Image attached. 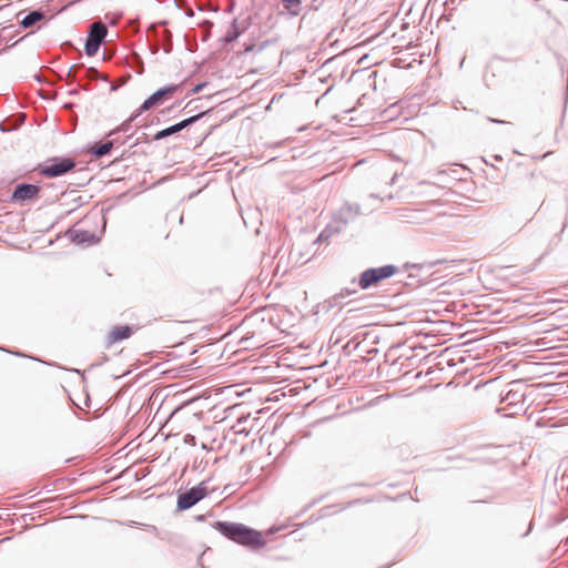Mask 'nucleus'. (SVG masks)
Wrapping results in <instances>:
<instances>
[{
    "instance_id": "f257e3e1",
    "label": "nucleus",
    "mask_w": 568,
    "mask_h": 568,
    "mask_svg": "<svg viewBox=\"0 0 568 568\" xmlns=\"http://www.w3.org/2000/svg\"><path fill=\"white\" fill-rule=\"evenodd\" d=\"M213 527L223 536L237 544L251 547H261L264 540L260 531L243 524L230 521H215Z\"/></svg>"
},
{
    "instance_id": "f03ea898",
    "label": "nucleus",
    "mask_w": 568,
    "mask_h": 568,
    "mask_svg": "<svg viewBox=\"0 0 568 568\" xmlns=\"http://www.w3.org/2000/svg\"><path fill=\"white\" fill-rule=\"evenodd\" d=\"M398 272L397 266L387 264L379 267H371L362 272L358 276V286L362 290H368L377 286L382 281L392 277Z\"/></svg>"
},
{
    "instance_id": "7ed1b4c3",
    "label": "nucleus",
    "mask_w": 568,
    "mask_h": 568,
    "mask_svg": "<svg viewBox=\"0 0 568 568\" xmlns=\"http://www.w3.org/2000/svg\"><path fill=\"white\" fill-rule=\"evenodd\" d=\"M75 166L70 158H53L40 166V173L47 178H58L70 172Z\"/></svg>"
},
{
    "instance_id": "20e7f679",
    "label": "nucleus",
    "mask_w": 568,
    "mask_h": 568,
    "mask_svg": "<svg viewBox=\"0 0 568 568\" xmlns=\"http://www.w3.org/2000/svg\"><path fill=\"white\" fill-rule=\"evenodd\" d=\"M207 495V486L205 481L200 483L197 486L190 488L189 490L178 496V509L186 510L197 504Z\"/></svg>"
},
{
    "instance_id": "39448f33",
    "label": "nucleus",
    "mask_w": 568,
    "mask_h": 568,
    "mask_svg": "<svg viewBox=\"0 0 568 568\" xmlns=\"http://www.w3.org/2000/svg\"><path fill=\"white\" fill-rule=\"evenodd\" d=\"M106 34L108 29L103 22H93L90 26L89 36L84 44L85 53L90 57L94 55L98 52L100 44L102 43Z\"/></svg>"
},
{
    "instance_id": "423d86ee",
    "label": "nucleus",
    "mask_w": 568,
    "mask_h": 568,
    "mask_svg": "<svg viewBox=\"0 0 568 568\" xmlns=\"http://www.w3.org/2000/svg\"><path fill=\"white\" fill-rule=\"evenodd\" d=\"M178 85L171 84L159 89L141 104V106L139 108V113L145 112L151 108L162 103L165 99L172 97V94L178 90Z\"/></svg>"
},
{
    "instance_id": "0eeeda50",
    "label": "nucleus",
    "mask_w": 568,
    "mask_h": 568,
    "mask_svg": "<svg viewBox=\"0 0 568 568\" xmlns=\"http://www.w3.org/2000/svg\"><path fill=\"white\" fill-rule=\"evenodd\" d=\"M361 212V207L358 204L346 203L344 204L338 212L334 215V221L338 222L339 225L335 226L334 230L338 232L343 226H345L348 222L355 220Z\"/></svg>"
},
{
    "instance_id": "6e6552de",
    "label": "nucleus",
    "mask_w": 568,
    "mask_h": 568,
    "mask_svg": "<svg viewBox=\"0 0 568 568\" xmlns=\"http://www.w3.org/2000/svg\"><path fill=\"white\" fill-rule=\"evenodd\" d=\"M40 192V187L34 184L21 183L13 191L12 199L14 201H28L34 199Z\"/></svg>"
},
{
    "instance_id": "1a4fd4ad",
    "label": "nucleus",
    "mask_w": 568,
    "mask_h": 568,
    "mask_svg": "<svg viewBox=\"0 0 568 568\" xmlns=\"http://www.w3.org/2000/svg\"><path fill=\"white\" fill-rule=\"evenodd\" d=\"M71 241L77 244L92 245L99 242V237L89 231L70 230L68 232Z\"/></svg>"
},
{
    "instance_id": "9d476101",
    "label": "nucleus",
    "mask_w": 568,
    "mask_h": 568,
    "mask_svg": "<svg viewBox=\"0 0 568 568\" xmlns=\"http://www.w3.org/2000/svg\"><path fill=\"white\" fill-rule=\"evenodd\" d=\"M133 333V329L129 325L114 326L108 334V343L113 344L119 341L129 338Z\"/></svg>"
},
{
    "instance_id": "9b49d317",
    "label": "nucleus",
    "mask_w": 568,
    "mask_h": 568,
    "mask_svg": "<svg viewBox=\"0 0 568 568\" xmlns=\"http://www.w3.org/2000/svg\"><path fill=\"white\" fill-rule=\"evenodd\" d=\"M204 115V113H200V114H196V115H193V116H190L187 119H184L182 120L181 122L179 123H175L169 128H166V133H168V136L170 135H173L180 131H182L183 129L190 126L191 124L195 123L200 118H202Z\"/></svg>"
},
{
    "instance_id": "f8f14e48",
    "label": "nucleus",
    "mask_w": 568,
    "mask_h": 568,
    "mask_svg": "<svg viewBox=\"0 0 568 568\" xmlns=\"http://www.w3.org/2000/svg\"><path fill=\"white\" fill-rule=\"evenodd\" d=\"M114 146V140H109L103 143H95L90 148V152L95 158H102L111 152Z\"/></svg>"
},
{
    "instance_id": "ddd939ff",
    "label": "nucleus",
    "mask_w": 568,
    "mask_h": 568,
    "mask_svg": "<svg viewBox=\"0 0 568 568\" xmlns=\"http://www.w3.org/2000/svg\"><path fill=\"white\" fill-rule=\"evenodd\" d=\"M44 18V13L40 10L30 11L24 18L21 20V26L26 29L31 28L37 22L41 21Z\"/></svg>"
},
{
    "instance_id": "4468645a",
    "label": "nucleus",
    "mask_w": 568,
    "mask_h": 568,
    "mask_svg": "<svg viewBox=\"0 0 568 568\" xmlns=\"http://www.w3.org/2000/svg\"><path fill=\"white\" fill-rule=\"evenodd\" d=\"M525 394L519 389H509L506 395L503 397V400L507 403V405H516L518 403L524 402Z\"/></svg>"
},
{
    "instance_id": "2eb2a0df",
    "label": "nucleus",
    "mask_w": 568,
    "mask_h": 568,
    "mask_svg": "<svg viewBox=\"0 0 568 568\" xmlns=\"http://www.w3.org/2000/svg\"><path fill=\"white\" fill-rule=\"evenodd\" d=\"M141 113H139V110L136 111L135 114H133L132 116H130L125 122H123L120 126H118L116 129L112 130L111 132H109L108 136H112L119 132H126L129 129H130V125H131V122L136 118L139 116Z\"/></svg>"
},
{
    "instance_id": "dca6fc26",
    "label": "nucleus",
    "mask_w": 568,
    "mask_h": 568,
    "mask_svg": "<svg viewBox=\"0 0 568 568\" xmlns=\"http://www.w3.org/2000/svg\"><path fill=\"white\" fill-rule=\"evenodd\" d=\"M240 34L241 32L239 31L236 22L234 21L225 36V41L233 42L240 37Z\"/></svg>"
},
{
    "instance_id": "f3484780",
    "label": "nucleus",
    "mask_w": 568,
    "mask_h": 568,
    "mask_svg": "<svg viewBox=\"0 0 568 568\" xmlns=\"http://www.w3.org/2000/svg\"><path fill=\"white\" fill-rule=\"evenodd\" d=\"M280 1L284 4L285 9H287V10H292L294 8H300L302 4V0H280Z\"/></svg>"
},
{
    "instance_id": "a211bd4d",
    "label": "nucleus",
    "mask_w": 568,
    "mask_h": 568,
    "mask_svg": "<svg viewBox=\"0 0 568 568\" xmlns=\"http://www.w3.org/2000/svg\"><path fill=\"white\" fill-rule=\"evenodd\" d=\"M168 138V133H166V129H163L159 132L155 133V135L153 136V140L154 141H159V140H162V139H165Z\"/></svg>"
},
{
    "instance_id": "6ab92c4d",
    "label": "nucleus",
    "mask_w": 568,
    "mask_h": 568,
    "mask_svg": "<svg viewBox=\"0 0 568 568\" xmlns=\"http://www.w3.org/2000/svg\"><path fill=\"white\" fill-rule=\"evenodd\" d=\"M78 69H79V67H77V65L71 67V68H70V70L68 71L67 78H68L69 80H72V81H73V80L75 79V71H77Z\"/></svg>"
},
{
    "instance_id": "aec40b11",
    "label": "nucleus",
    "mask_w": 568,
    "mask_h": 568,
    "mask_svg": "<svg viewBox=\"0 0 568 568\" xmlns=\"http://www.w3.org/2000/svg\"><path fill=\"white\" fill-rule=\"evenodd\" d=\"M87 73H88V77L91 79H95L98 77V71L95 69H89L87 71Z\"/></svg>"
},
{
    "instance_id": "412c9836",
    "label": "nucleus",
    "mask_w": 568,
    "mask_h": 568,
    "mask_svg": "<svg viewBox=\"0 0 568 568\" xmlns=\"http://www.w3.org/2000/svg\"><path fill=\"white\" fill-rule=\"evenodd\" d=\"M488 120H489L490 122H496V123H504V121H499V120H496V119H491V118H489Z\"/></svg>"
},
{
    "instance_id": "4be33fe9",
    "label": "nucleus",
    "mask_w": 568,
    "mask_h": 568,
    "mask_svg": "<svg viewBox=\"0 0 568 568\" xmlns=\"http://www.w3.org/2000/svg\"><path fill=\"white\" fill-rule=\"evenodd\" d=\"M202 85H196L194 89V92H199L201 90Z\"/></svg>"
},
{
    "instance_id": "5701e85b",
    "label": "nucleus",
    "mask_w": 568,
    "mask_h": 568,
    "mask_svg": "<svg viewBox=\"0 0 568 568\" xmlns=\"http://www.w3.org/2000/svg\"><path fill=\"white\" fill-rule=\"evenodd\" d=\"M187 14L193 16V11L192 10L187 11Z\"/></svg>"
}]
</instances>
